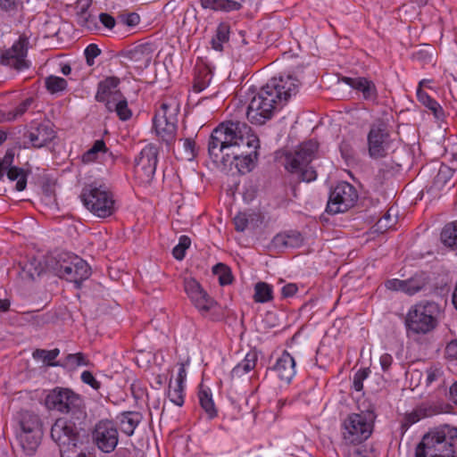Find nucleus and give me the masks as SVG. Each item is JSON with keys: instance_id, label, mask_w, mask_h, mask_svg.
<instances>
[{"instance_id": "obj_1", "label": "nucleus", "mask_w": 457, "mask_h": 457, "mask_svg": "<svg viewBox=\"0 0 457 457\" xmlns=\"http://www.w3.org/2000/svg\"><path fill=\"white\" fill-rule=\"evenodd\" d=\"M260 140L251 127L242 121H227L214 129L208 142L213 162L231 166L242 174L249 172L257 160Z\"/></svg>"}, {"instance_id": "obj_2", "label": "nucleus", "mask_w": 457, "mask_h": 457, "mask_svg": "<svg viewBox=\"0 0 457 457\" xmlns=\"http://www.w3.org/2000/svg\"><path fill=\"white\" fill-rule=\"evenodd\" d=\"M298 87V79L291 75L272 78L252 98L246 111L247 120L252 124H264L272 117L274 111L297 93Z\"/></svg>"}, {"instance_id": "obj_3", "label": "nucleus", "mask_w": 457, "mask_h": 457, "mask_svg": "<svg viewBox=\"0 0 457 457\" xmlns=\"http://www.w3.org/2000/svg\"><path fill=\"white\" fill-rule=\"evenodd\" d=\"M456 453L457 428L445 425L422 437L415 457H455Z\"/></svg>"}, {"instance_id": "obj_4", "label": "nucleus", "mask_w": 457, "mask_h": 457, "mask_svg": "<svg viewBox=\"0 0 457 457\" xmlns=\"http://www.w3.org/2000/svg\"><path fill=\"white\" fill-rule=\"evenodd\" d=\"M46 269L59 278L74 282L78 286L88 278L91 273L88 264L83 259L67 252L46 255Z\"/></svg>"}, {"instance_id": "obj_5", "label": "nucleus", "mask_w": 457, "mask_h": 457, "mask_svg": "<svg viewBox=\"0 0 457 457\" xmlns=\"http://www.w3.org/2000/svg\"><path fill=\"white\" fill-rule=\"evenodd\" d=\"M440 306L432 301H420L412 306L405 318L408 334L426 335L437 326Z\"/></svg>"}, {"instance_id": "obj_6", "label": "nucleus", "mask_w": 457, "mask_h": 457, "mask_svg": "<svg viewBox=\"0 0 457 457\" xmlns=\"http://www.w3.org/2000/svg\"><path fill=\"white\" fill-rule=\"evenodd\" d=\"M376 415L372 410L351 413L342 422V438L345 445H359L372 434Z\"/></svg>"}, {"instance_id": "obj_7", "label": "nucleus", "mask_w": 457, "mask_h": 457, "mask_svg": "<svg viewBox=\"0 0 457 457\" xmlns=\"http://www.w3.org/2000/svg\"><path fill=\"white\" fill-rule=\"evenodd\" d=\"M16 421L20 430L17 438L23 451L33 454L40 445L43 429L42 422L37 414L30 411H21L16 415Z\"/></svg>"}, {"instance_id": "obj_8", "label": "nucleus", "mask_w": 457, "mask_h": 457, "mask_svg": "<svg viewBox=\"0 0 457 457\" xmlns=\"http://www.w3.org/2000/svg\"><path fill=\"white\" fill-rule=\"evenodd\" d=\"M85 207L99 218L111 216L114 212V200L112 193L104 186L85 187L80 195Z\"/></svg>"}, {"instance_id": "obj_9", "label": "nucleus", "mask_w": 457, "mask_h": 457, "mask_svg": "<svg viewBox=\"0 0 457 457\" xmlns=\"http://www.w3.org/2000/svg\"><path fill=\"white\" fill-rule=\"evenodd\" d=\"M368 153L372 159H381L388 154L392 148V138L385 121L378 120L370 126L367 137Z\"/></svg>"}, {"instance_id": "obj_10", "label": "nucleus", "mask_w": 457, "mask_h": 457, "mask_svg": "<svg viewBox=\"0 0 457 457\" xmlns=\"http://www.w3.org/2000/svg\"><path fill=\"white\" fill-rule=\"evenodd\" d=\"M48 408L61 412L82 415L83 401L80 396L68 388H55L46 396Z\"/></svg>"}, {"instance_id": "obj_11", "label": "nucleus", "mask_w": 457, "mask_h": 457, "mask_svg": "<svg viewBox=\"0 0 457 457\" xmlns=\"http://www.w3.org/2000/svg\"><path fill=\"white\" fill-rule=\"evenodd\" d=\"M357 199L358 194L354 187L348 182H340L329 194L327 212L332 214L345 212L354 205Z\"/></svg>"}, {"instance_id": "obj_12", "label": "nucleus", "mask_w": 457, "mask_h": 457, "mask_svg": "<svg viewBox=\"0 0 457 457\" xmlns=\"http://www.w3.org/2000/svg\"><path fill=\"white\" fill-rule=\"evenodd\" d=\"M29 46V40L26 35L20 36L12 47L4 51L0 55V64L9 66L20 71L29 67L26 59Z\"/></svg>"}, {"instance_id": "obj_13", "label": "nucleus", "mask_w": 457, "mask_h": 457, "mask_svg": "<svg viewBox=\"0 0 457 457\" xmlns=\"http://www.w3.org/2000/svg\"><path fill=\"white\" fill-rule=\"evenodd\" d=\"M170 105L162 103L161 110L154 118V128L156 135L162 138L167 145L174 142L177 131L176 118L174 112L169 113ZM177 108L173 110L176 112Z\"/></svg>"}, {"instance_id": "obj_14", "label": "nucleus", "mask_w": 457, "mask_h": 457, "mask_svg": "<svg viewBox=\"0 0 457 457\" xmlns=\"http://www.w3.org/2000/svg\"><path fill=\"white\" fill-rule=\"evenodd\" d=\"M51 437L59 445L60 453L64 448L76 446L79 434L74 423L66 419H57L51 428Z\"/></svg>"}, {"instance_id": "obj_15", "label": "nucleus", "mask_w": 457, "mask_h": 457, "mask_svg": "<svg viewBox=\"0 0 457 457\" xmlns=\"http://www.w3.org/2000/svg\"><path fill=\"white\" fill-rule=\"evenodd\" d=\"M93 439L102 452L112 453L119 442L118 429L112 420H100L93 431Z\"/></svg>"}, {"instance_id": "obj_16", "label": "nucleus", "mask_w": 457, "mask_h": 457, "mask_svg": "<svg viewBox=\"0 0 457 457\" xmlns=\"http://www.w3.org/2000/svg\"><path fill=\"white\" fill-rule=\"evenodd\" d=\"M318 144L308 141L300 145L295 151L286 154V169L290 172L298 171L299 169L309 165L315 156Z\"/></svg>"}, {"instance_id": "obj_17", "label": "nucleus", "mask_w": 457, "mask_h": 457, "mask_svg": "<svg viewBox=\"0 0 457 457\" xmlns=\"http://www.w3.org/2000/svg\"><path fill=\"white\" fill-rule=\"evenodd\" d=\"M158 149L150 144L145 145L136 159V174L145 182H150L155 173L158 162Z\"/></svg>"}, {"instance_id": "obj_18", "label": "nucleus", "mask_w": 457, "mask_h": 457, "mask_svg": "<svg viewBox=\"0 0 457 457\" xmlns=\"http://www.w3.org/2000/svg\"><path fill=\"white\" fill-rule=\"evenodd\" d=\"M184 287L193 304L203 315H205L216 306L217 303L215 300L204 290L199 282L195 278H185Z\"/></svg>"}, {"instance_id": "obj_19", "label": "nucleus", "mask_w": 457, "mask_h": 457, "mask_svg": "<svg viewBox=\"0 0 457 457\" xmlns=\"http://www.w3.org/2000/svg\"><path fill=\"white\" fill-rule=\"evenodd\" d=\"M128 65L142 71L149 66L153 58V50L149 45H139L124 54Z\"/></svg>"}, {"instance_id": "obj_20", "label": "nucleus", "mask_w": 457, "mask_h": 457, "mask_svg": "<svg viewBox=\"0 0 457 457\" xmlns=\"http://www.w3.org/2000/svg\"><path fill=\"white\" fill-rule=\"evenodd\" d=\"M31 145L35 148H41L55 137V131L49 121L31 126L27 134Z\"/></svg>"}, {"instance_id": "obj_21", "label": "nucleus", "mask_w": 457, "mask_h": 457, "mask_svg": "<svg viewBox=\"0 0 457 457\" xmlns=\"http://www.w3.org/2000/svg\"><path fill=\"white\" fill-rule=\"evenodd\" d=\"M258 357L259 354L256 350L249 351L244 360L232 369L230 372L231 380L238 382L248 379L250 378L248 374L256 367Z\"/></svg>"}, {"instance_id": "obj_22", "label": "nucleus", "mask_w": 457, "mask_h": 457, "mask_svg": "<svg viewBox=\"0 0 457 457\" xmlns=\"http://www.w3.org/2000/svg\"><path fill=\"white\" fill-rule=\"evenodd\" d=\"M272 370L277 373L281 381L288 384L296 373L295 361L288 352L284 351L277 360Z\"/></svg>"}, {"instance_id": "obj_23", "label": "nucleus", "mask_w": 457, "mask_h": 457, "mask_svg": "<svg viewBox=\"0 0 457 457\" xmlns=\"http://www.w3.org/2000/svg\"><path fill=\"white\" fill-rule=\"evenodd\" d=\"M343 81L351 87L362 93L365 100H375L377 97V90L374 83L365 78H349L344 77Z\"/></svg>"}, {"instance_id": "obj_24", "label": "nucleus", "mask_w": 457, "mask_h": 457, "mask_svg": "<svg viewBox=\"0 0 457 457\" xmlns=\"http://www.w3.org/2000/svg\"><path fill=\"white\" fill-rule=\"evenodd\" d=\"M120 80L115 77H108L98 84L96 100L97 102L107 103L114 98L115 95H121L117 87Z\"/></svg>"}, {"instance_id": "obj_25", "label": "nucleus", "mask_w": 457, "mask_h": 457, "mask_svg": "<svg viewBox=\"0 0 457 457\" xmlns=\"http://www.w3.org/2000/svg\"><path fill=\"white\" fill-rule=\"evenodd\" d=\"M118 420L121 431L130 436L140 423L142 416L137 411H125L118 416Z\"/></svg>"}, {"instance_id": "obj_26", "label": "nucleus", "mask_w": 457, "mask_h": 457, "mask_svg": "<svg viewBox=\"0 0 457 457\" xmlns=\"http://www.w3.org/2000/svg\"><path fill=\"white\" fill-rule=\"evenodd\" d=\"M106 108L109 112H115L121 120H127L132 115L127 99L122 95H115L114 98L106 103Z\"/></svg>"}, {"instance_id": "obj_27", "label": "nucleus", "mask_w": 457, "mask_h": 457, "mask_svg": "<svg viewBox=\"0 0 457 457\" xmlns=\"http://www.w3.org/2000/svg\"><path fill=\"white\" fill-rule=\"evenodd\" d=\"M201 5L204 9L213 11L231 12L241 8V4L234 0H200Z\"/></svg>"}, {"instance_id": "obj_28", "label": "nucleus", "mask_w": 457, "mask_h": 457, "mask_svg": "<svg viewBox=\"0 0 457 457\" xmlns=\"http://www.w3.org/2000/svg\"><path fill=\"white\" fill-rule=\"evenodd\" d=\"M46 265L36 259L31 258L21 269L20 273L22 279L34 280L37 277H39L44 271Z\"/></svg>"}, {"instance_id": "obj_29", "label": "nucleus", "mask_w": 457, "mask_h": 457, "mask_svg": "<svg viewBox=\"0 0 457 457\" xmlns=\"http://www.w3.org/2000/svg\"><path fill=\"white\" fill-rule=\"evenodd\" d=\"M417 97L418 100L427 108H428L437 120H441L445 116V112L441 105L432 97H430L426 92H424L421 88L417 89Z\"/></svg>"}, {"instance_id": "obj_30", "label": "nucleus", "mask_w": 457, "mask_h": 457, "mask_svg": "<svg viewBox=\"0 0 457 457\" xmlns=\"http://www.w3.org/2000/svg\"><path fill=\"white\" fill-rule=\"evenodd\" d=\"M441 241L445 246L457 249V220L444 227L441 232Z\"/></svg>"}, {"instance_id": "obj_31", "label": "nucleus", "mask_w": 457, "mask_h": 457, "mask_svg": "<svg viewBox=\"0 0 457 457\" xmlns=\"http://www.w3.org/2000/svg\"><path fill=\"white\" fill-rule=\"evenodd\" d=\"M273 244L277 247H296L302 244V237L297 232L278 234L273 238Z\"/></svg>"}, {"instance_id": "obj_32", "label": "nucleus", "mask_w": 457, "mask_h": 457, "mask_svg": "<svg viewBox=\"0 0 457 457\" xmlns=\"http://www.w3.org/2000/svg\"><path fill=\"white\" fill-rule=\"evenodd\" d=\"M6 175L10 180H17L15 186L17 191H23L26 188L28 173L22 168L10 167L6 170Z\"/></svg>"}, {"instance_id": "obj_33", "label": "nucleus", "mask_w": 457, "mask_h": 457, "mask_svg": "<svg viewBox=\"0 0 457 457\" xmlns=\"http://www.w3.org/2000/svg\"><path fill=\"white\" fill-rule=\"evenodd\" d=\"M445 382V371L441 366L433 365L426 370V386L437 383L438 386H444Z\"/></svg>"}, {"instance_id": "obj_34", "label": "nucleus", "mask_w": 457, "mask_h": 457, "mask_svg": "<svg viewBox=\"0 0 457 457\" xmlns=\"http://www.w3.org/2000/svg\"><path fill=\"white\" fill-rule=\"evenodd\" d=\"M229 29V25L224 22L218 26L216 34L211 41L213 49L217 51L222 50V44L228 40Z\"/></svg>"}, {"instance_id": "obj_35", "label": "nucleus", "mask_w": 457, "mask_h": 457, "mask_svg": "<svg viewBox=\"0 0 457 457\" xmlns=\"http://www.w3.org/2000/svg\"><path fill=\"white\" fill-rule=\"evenodd\" d=\"M198 396L199 403L203 410L206 412L210 419L214 418L217 415V411L212 395L209 394L206 390L200 389Z\"/></svg>"}, {"instance_id": "obj_36", "label": "nucleus", "mask_w": 457, "mask_h": 457, "mask_svg": "<svg viewBox=\"0 0 457 457\" xmlns=\"http://www.w3.org/2000/svg\"><path fill=\"white\" fill-rule=\"evenodd\" d=\"M253 299L256 303H267L272 299V287L265 282H258L254 287Z\"/></svg>"}, {"instance_id": "obj_37", "label": "nucleus", "mask_w": 457, "mask_h": 457, "mask_svg": "<svg viewBox=\"0 0 457 457\" xmlns=\"http://www.w3.org/2000/svg\"><path fill=\"white\" fill-rule=\"evenodd\" d=\"M213 274L218 276L219 282L221 286H227L232 283L233 276L230 269L224 263H217L212 268Z\"/></svg>"}, {"instance_id": "obj_38", "label": "nucleus", "mask_w": 457, "mask_h": 457, "mask_svg": "<svg viewBox=\"0 0 457 457\" xmlns=\"http://www.w3.org/2000/svg\"><path fill=\"white\" fill-rule=\"evenodd\" d=\"M445 404L443 403L425 402L419 405V411L422 418L431 417L443 412Z\"/></svg>"}, {"instance_id": "obj_39", "label": "nucleus", "mask_w": 457, "mask_h": 457, "mask_svg": "<svg viewBox=\"0 0 457 457\" xmlns=\"http://www.w3.org/2000/svg\"><path fill=\"white\" fill-rule=\"evenodd\" d=\"M427 282L422 277H413L410 279L403 280V292L409 295H412L424 288Z\"/></svg>"}, {"instance_id": "obj_40", "label": "nucleus", "mask_w": 457, "mask_h": 457, "mask_svg": "<svg viewBox=\"0 0 457 457\" xmlns=\"http://www.w3.org/2000/svg\"><path fill=\"white\" fill-rule=\"evenodd\" d=\"M168 397L171 403L178 406H182L184 403V385L172 384V381H170L169 384V391Z\"/></svg>"}, {"instance_id": "obj_41", "label": "nucleus", "mask_w": 457, "mask_h": 457, "mask_svg": "<svg viewBox=\"0 0 457 457\" xmlns=\"http://www.w3.org/2000/svg\"><path fill=\"white\" fill-rule=\"evenodd\" d=\"M107 150L104 140H96L93 146L87 150L82 156V161L85 163L91 162L97 158L99 153H105Z\"/></svg>"}, {"instance_id": "obj_42", "label": "nucleus", "mask_w": 457, "mask_h": 457, "mask_svg": "<svg viewBox=\"0 0 457 457\" xmlns=\"http://www.w3.org/2000/svg\"><path fill=\"white\" fill-rule=\"evenodd\" d=\"M59 349L55 348L50 351L43 350V349H37L33 353V357L35 359H41L44 363H46L48 366H57V362H53V361L59 355Z\"/></svg>"}, {"instance_id": "obj_43", "label": "nucleus", "mask_w": 457, "mask_h": 457, "mask_svg": "<svg viewBox=\"0 0 457 457\" xmlns=\"http://www.w3.org/2000/svg\"><path fill=\"white\" fill-rule=\"evenodd\" d=\"M45 84L46 89L52 94L62 91L67 87V81L63 78L53 75L46 78Z\"/></svg>"}, {"instance_id": "obj_44", "label": "nucleus", "mask_w": 457, "mask_h": 457, "mask_svg": "<svg viewBox=\"0 0 457 457\" xmlns=\"http://www.w3.org/2000/svg\"><path fill=\"white\" fill-rule=\"evenodd\" d=\"M453 177V170L446 165L441 166L434 179V185L437 188L445 187Z\"/></svg>"}, {"instance_id": "obj_45", "label": "nucleus", "mask_w": 457, "mask_h": 457, "mask_svg": "<svg viewBox=\"0 0 457 457\" xmlns=\"http://www.w3.org/2000/svg\"><path fill=\"white\" fill-rule=\"evenodd\" d=\"M191 240L187 236H181L179 244L173 248V257L181 261L185 257L186 250L190 246Z\"/></svg>"}, {"instance_id": "obj_46", "label": "nucleus", "mask_w": 457, "mask_h": 457, "mask_svg": "<svg viewBox=\"0 0 457 457\" xmlns=\"http://www.w3.org/2000/svg\"><path fill=\"white\" fill-rule=\"evenodd\" d=\"M33 102L34 99L32 97L26 98L15 109L9 111V116L7 120H12L14 121L18 118L21 117L31 106Z\"/></svg>"}, {"instance_id": "obj_47", "label": "nucleus", "mask_w": 457, "mask_h": 457, "mask_svg": "<svg viewBox=\"0 0 457 457\" xmlns=\"http://www.w3.org/2000/svg\"><path fill=\"white\" fill-rule=\"evenodd\" d=\"M89 364V361L82 353H70L65 358V365L71 368L88 366Z\"/></svg>"}, {"instance_id": "obj_48", "label": "nucleus", "mask_w": 457, "mask_h": 457, "mask_svg": "<svg viewBox=\"0 0 457 457\" xmlns=\"http://www.w3.org/2000/svg\"><path fill=\"white\" fill-rule=\"evenodd\" d=\"M294 173H297L299 179L303 181L311 182L316 179L317 173L315 170L309 165L306 167H303V169H299L298 171H295Z\"/></svg>"}, {"instance_id": "obj_49", "label": "nucleus", "mask_w": 457, "mask_h": 457, "mask_svg": "<svg viewBox=\"0 0 457 457\" xmlns=\"http://www.w3.org/2000/svg\"><path fill=\"white\" fill-rule=\"evenodd\" d=\"M119 21L129 27H135L140 21V17L136 12L120 13L118 16Z\"/></svg>"}, {"instance_id": "obj_50", "label": "nucleus", "mask_w": 457, "mask_h": 457, "mask_svg": "<svg viewBox=\"0 0 457 457\" xmlns=\"http://www.w3.org/2000/svg\"><path fill=\"white\" fill-rule=\"evenodd\" d=\"M84 54L87 65L92 66L95 63V58L101 54V50L96 44H90L86 47Z\"/></svg>"}, {"instance_id": "obj_51", "label": "nucleus", "mask_w": 457, "mask_h": 457, "mask_svg": "<svg viewBox=\"0 0 457 457\" xmlns=\"http://www.w3.org/2000/svg\"><path fill=\"white\" fill-rule=\"evenodd\" d=\"M183 147L185 152L184 158L188 161L193 160L196 155L195 142L191 138H186L183 140Z\"/></svg>"}, {"instance_id": "obj_52", "label": "nucleus", "mask_w": 457, "mask_h": 457, "mask_svg": "<svg viewBox=\"0 0 457 457\" xmlns=\"http://www.w3.org/2000/svg\"><path fill=\"white\" fill-rule=\"evenodd\" d=\"M61 457H92L83 452L81 449L76 446H71L69 448H64L61 452Z\"/></svg>"}, {"instance_id": "obj_53", "label": "nucleus", "mask_w": 457, "mask_h": 457, "mask_svg": "<svg viewBox=\"0 0 457 457\" xmlns=\"http://www.w3.org/2000/svg\"><path fill=\"white\" fill-rule=\"evenodd\" d=\"M368 377L367 370H358L353 377V386L356 391H361L363 387V380Z\"/></svg>"}, {"instance_id": "obj_54", "label": "nucleus", "mask_w": 457, "mask_h": 457, "mask_svg": "<svg viewBox=\"0 0 457 457\" xmlns=\"http://www.w3.org/2000/svg\"><path fill=\"white\" fill-rule=\"evenodd\" d=\"M235 228L237 231L243 232L248 225V219L245 213H238L234 218Z\"/></svg>"}, {"instance_id": "obj_55", "label": "nucleus", "mask_w": 457, "mask_h": 457, "mask_svg": "<svg viewBox=\"0 0 457 457\" xmlns=\"http://www.w3.org/2000/svg\"><path fill=\"white\" fill-rule=\"evenodd\" d=\"M81 380L85 384L89 385L94 389H99L101 386V383L97 381L93 376V374L88 370H85L82 372Z\"/></svg>"}, {"instance_id": "obj_56", "label": "nucleus", "mask_w": 457, "mask_h": 457, "mask_svg": "<svg viewBox=\"0 0 457 457\" xmlns=\"http://www.w3.org/2000/svg\"><path fill=\"white\" fill-rule=\"evenodd\" d=\"M211 81V75L210 72L207 71H204V77L202 79L200 77H197L195 79L194 88L197 92L203 91L210 83Z\"/></svg>"}, {"instance_id": "obj_57", "label": "nucleus", "mask_w": 457, "mask_h": 457, "mask_svg": "<svg viewBox=\"0 0 457 457\" xmlns=\"http://www.w3.org/2000/svg\"><path fill=\"white\" fill-rule=\"evenodd\" d=\"M339 149L344 159L348 160L353 157V148L349 142L342 141L339 145Z\"/></svg>"}, {"instance_id": "obj_58", "label": "nucleus", "mask_w": 457, "mask_h": 457, "mask_svg": "<svg viewBox=\"0 0 457 457\" xmlns=\"http://www.w3.org/2000/svg\"><path fill=\"white\" fill-rule=\"evenodd\" d=\"M420 414L421 413L419 411V406H417L411 412L405 415L404 425L410 426L418 422L420 420L423 419Z\"/></svg>"}, {"instance_id": "obj_59", "label": "nucleus", "mask_w": 457, "mask_h": 457, "mask_svg": "<svg viewBox=\"0 0 457 457\" xmlns=\"http://www.w3.org/2000/svg\"><path fill=\"white\" fill-rule=\"evenodd\" d=\"M85 15H86V12L84 10H82V12L79 15V18L82 20L80 21L81 25L87 27L90 30L96 29L97 27L96 20L93 17H91L90 15H88L87 17H86Z\"/></svg>"}, {"instance_id": "obj_60", "label": "nucleus", "mask_w": 457, "mask_h": 457, "mask_svg": "<svg viewBox=\"0 0 457 457\" xmlns=\"http://www.w3.org/2000/svg\"><path fill=\"white\" fill-rule=\"evenodd\" d=\"M99 21L105 28L109 29H113L116 24L115 19L112 15L105 12L100 13Z\"/></svg>"}, {"instance_id": "obj_61", "label": "nucleus", "mask_w": 457, "mask_h": 457, "mask_svg": "<svg viewBox=\"0 0 457 457\" xmlns=\"http://www.w3.org/2000/svg\"><path fill=\"white\" fill-rule=\"evenodd\" d=\"M445 356L448 359H457V340H453L445 347Z\"/></svg>"}, {"instance_id": "obj_62", "label": "nucleus", "mask_w": 457, "mask_h": 457, "mask_svg": "<svg viewBox=\"0 0 457 457\" xmlns=\"http://www.w3.org/2000/svg\"><path fill=\"white\" fill-rule=\"evenodd\" d=\"M393 226L391 222V215L389 212L386 213L381 219L377 222L378 229L386 230Z\"/></svg>"}, {"instance_id": "obj_63", "label": "nucleus", "mask_w": 457, "mask_h": 457, "mask_svg": "<svg viewBox=\"0 0 457 457\" xmlns=\"http://www.w3.org/2000/svg\"><path fill=\"white\" fill-rule=\"evenodd\" d=\"M386 287L390 290L403 292V280L396 278L388 280L386 282Z\"/></svg>"}, {"instance_id": "obj_64", "label": "nucleus", "mask_w": 457, "mask_h": 457, "mask_svg": "<svg viewBox=\"0 0 457 457\" xmlns=\"http://www.w3.org/2000/svg\"><path fill=\"white\" fill-rule=\"evenodd\" d=\"M19 0H0V9L11 12L16 9Z\"/></svg>"}]
</instances>
